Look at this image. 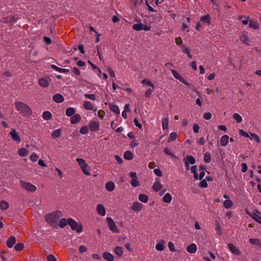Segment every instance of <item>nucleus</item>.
<instances>
[{
  "label": "nucleus",
  "instance_id": "f257e3e1",
  "mask_svg": "<svg viewBox=\"0 0 261 261\" xmlns=\"http://www.w3.org/2000/svg\"><path fill=\"white\" fill-rule=\"evenodd\" d=\"M63 216L62 212L57 211L45 215L46 222L52 227L57 228V223L60 218Z\"/></svg>",
  "mask_w": 261,
  "mask_h": 261
},
{
  "label": "nucleus",
  "instance_id": "f03ea898",
  "mask_svg": "<svg viewBox=\"0 0 261 261\" xmlns=\"http://www.w3.org/2000/svg\"><path fill=\"white\" fill-rule=\"evenodd\" d=\"M15 106L16 109L23 116L29 117L32 113V111L31 108L28 105L24 103H23L20 101H16L15 102Z\"/></svg>",
  "mask_w": 261,
  "mask_h": 261
},
{
  "label": "nucleus",
  "instance_id": "7ed1b4c3",
  "mask_svg": "<svg viewBox=\"0 0 261 261\" xmlns=\"http://www.w3.org/2000/svg\"><path fill=\"white\" fill-rule=\"evenodd\" d=\"M76 161L78 163L83 174L85 175H90L91 168L90 166L86 163V161L81 158L76 159Z\"/></svg>",
  "mask_w": 261,
  "mask_h": 261
},
{
  "label": "nucleus",
  "instance_id": "20e7f679",
  "mask_svg": "<svg viewBox=\"0 0 261 261\" xmlns=\"http://www.w3.org/2000/svg\"><path fill=\"white\" fill-rule=\"evenodd\" d=\"M67 223L71 227V228L76 231L78 233H81L83 230V226L80 224L77 223L72 218L67 219Z\"/></svg>",
  "mask_w": 261,
  "mask_h": 261
},
{
  "label": "nucleus",
  "instance_id": "39448f33",
  "mask_svg": "<svg viewBox=\"0 0 261 261\" xmlns=\"http://www.w3.org/2000/svg\"><path fill=\"white\" fill-rule=\"evenodd\" d=\"M107 220L108 223V226L111 231L114 233H119V229L118 228L117 226L116 225L115 222L113 220L111 217H108L107 218Z\"/></svg>",
  "mask_w": 261,
  "mask_h": 261
},
{
  "label": "nucleus",
  "instance_id": "423d86ee",
  "mask_svg": "<svg viewBox=\"0 0 261 261\" xmlns=\"http://www.w3.org/2000/svg\"><path fill=\"white\" fill-rule=\"evenodd\" d=\"M133 29L137 31L144 30L146 31H149L150 29V27L147 26L146 24L144 23H136L134 24L133 26Z\"/></svg>",
  "mask_w": 261,
  "mask_h": 261
},
{
  "label": "nucleus",
  "instance_id": "0eeeda50",
  "mask_svg": "<svg viewBox=\"0 0 261 261\" xmlns=\"http://www.w3.org/2000/svg\"><path fill=\"white\" fill-rule=\"evenodd\" d=\"M22 187L29 192H34L37 190V187L30 182L21 181Z\"/></svg>",
  "mask_w": 261,
  "mask_h": 261
},
{
  "label": "nucleus",
  "instance_id": "6e6552de",
  "mask_svg": "<svg viewBox=\"0 0 261 261\" xmlns=\"http://www.w3.org/2000/svg\"><path fill=\"white\" fill-rule=\"evenodd\" d=\"M9 135L11 137L13 140L18 143L20 142L21 139L20 136L15 129H12L9 133Z\"/></svg>",
  "mask_w": 261,
  "mask_h": 261
},
{
  "label": "nucleus",
  "instance_id": "1a4fd4ad",
  "mask_svg": "<svg viewBox=\"0 0 261 261\" xmlns=\"http://www.w3.org/2000/svg\"><path fill=\"white\" fill-rule=\"evenodd\" d=\"M96 212L97 213L101 216H105L106 215V209L104 206L101 204H98L96 206Z\"/></svg>",
  "mask_w": 261,
  "mask_h": 261
},
{
  "label": "nucleus",
  "instance_id": "9d476101",
  "mask_svg": "<svg viewBox=\"0 0 261 261\" xmlns=\"http://www.w3.org/2000/svg\"><path fill=\"white\" fill-rule=\"evenodd\" d=\"M143 205L139 202H134L132 205V210L135 212H139L142 210Z\"/></svg>",
  "mask_w": 261,
  "mask_h": 261
},
{
  "label": "nucleus",
  "instance_id": "9b49d317",
  "mask_svg": "<svg viewBox=\"0 0 261 261\" xmlns=\"http://www.w3.org/2000/svg\"><path fill=\"white\" fill-rule=\"evenodd\" d=\"M16 21V19L13 17H8L3 18L1 20V22L3 23H8L9 26H10V23L12 25L14 23H15Z\"/></svg>",
  "mask_w": 261,
  "mask_h": 261
},
{
  "label": "nucleus",
  "instance_id": "f8f14e48",
  "mask_svg": "<svg viewBox=\"0 0 261 261\" xmlns=\"http://www.w3.org/2000/svg\"><path fill=\"white\" fill-rule=\"evenodd\" d=\"M99 123L96 121H92L89 124V128L91 131L96 132L99 129Z\"/></svg>",
  "mask_w": 261,
  "mask_h": 261
},
{
  "label": "nucleus",
  "instance_id": "ddd939ff",
  "mask_svg": "<svg viewBox=\"0 0 261 261\" xmlns=\"http://www.w3.org/2000/svg\"><path fill=\"white\" fill-rule=\"evenodd\" d=\"M162 185L161 184V180L159 178H156L155 181L153 185V189L155 192L159 191L162 188Z\"/></svg>",
  "mask_w": 261,
  "mask_h": 261
},
{
  "label": "nucleus",
  "instance_id": "4468645a",
  "mask_svg": "<svg viewBox=\"0 0 261 261\" xmlns=\"http://www.w3.org/2000/svg\"><path fill=\"white\" fill-rule=\"evenodd\" d=\"M229 250L235 255H239L241 254L239 250L232 244L229 243L228 244Z\"/></svg>",
  "mask_w": 261,
  "mask_h": 261
},
{
  "label": "nucleus",
  "instance_id": "2eb2a0df",
  "mask_svg": "<svg viewBox=\"0 0 261 261\" xmlns=\"http://www.w3.org/2000/svg\"><path fill=\"white\" fill-rule=\"evenodd\" d=\"M197 250V247L195 243H192L187 248V251L190 253H195Z\"/></svg>",
  "mask_w": 261,
  "mask_h": 261
},
{
  "label": "nucleus",
  "instance_id": "dca6fc26",
  "mask_svg": "<svg viewBox=\"0 0 261 261\" xmlns=\"http://www.w3.org/2000/svg\"><path fill=\"white\" fill-rule=\"evenodd\" d=\"M229 137L228 135L222 136L220 140V144L222 146H225L228 143Z\"/></svg>",
  "mask_w": 261,
  "mask_h": 261
},
{
  "label": "nucleus",
  "instance_id": "f3484780",
  "mask_svg": "<svg viewBox=\"0 0 261 261\" xmlns=\"http://www.w3.org/2000/svg\"><path fill=\"white\" fill-rule=\"evenodd\" d=\"M39 84L41 87L43 88L47 87L49 85L48 80L46 78L40 79L39 80Z\"/></svg>",
  "mask_w": 261,
  "mask_h": 261
},
{
  "label": "nucleus",
  "instance_id": "a211bd4d",
  "mask_svg": "<svg viewBox=\"0 0 261 261\" xmlns=\"http://www.w3.org/2000/svg\"><path fill=\"white\" fill-rule=\"evenodd\" d=\"M53 99L55 102L57 103H61L64 101V98L61 94H56L54 95Z\"/></svg>",
  "mask_w": 261,
  "mask_h": 261
},
{
  "label": "nucleus",
  "instance_id": "6ab92c4d",
  "mask_svg": "<svg viewBox=\"0 0 261 261\" xmlns=\"http://www.w3.org/2000/svg\"><path fill=\"white\" fill-rule=\"evenodd\" d=\"M81 119V116L80 114H75L73 115V116L71 118L70 122L72 124H75L77 123L80 121Z\"/></svg>",
  "mask_w": 261,
  "mask_h": 261
},
{
  "label": "nucleus",
  "instance_id": "aec40b11",
  "mask_svg": "<svg viewBox=\"0 0 261 261\" xmlns=\"http://www.w3.org/2000/svg\"><path fill=\"white\" fill-rule=\"evenodd\" d=\"M233 203L232 201H231L230 199H226L223 201V206L226 209L230 208L233 206Z\"/></svg>",
  "mask_w": 261,
  "mask_h": 261
},
{
  "label": "nucleus",
  "instance_id": "412c9836",
  "mask_svg": "<svg viewBox=\"0 0 261 261\" xmlns=\"http://www.w3.org/2000/svg\"><path fill=\"white\" fill-rule=\"evenodd\" d=\"M51 67L55 70H56L59 72H60V73H66L68 72L69 71V69L61 68L60 67H57L55 65H51Z\"/></svg>",
  "mask_w": 261,
  "mask_h": 261
},
{
  "label": "nucleus",
  "instance_id": "4be33fe9",
  "mask_svg": "<svg viewBox=\"0 0 261 261\" xmlns=\"http://www.w3.org/2000/svg\"><path fill=\"white\" fill-rule=\"evenodd\" d=\"M241 41L247 45H250V41L247 35L245 34H243L240 38Z\"/></svg>",
  "mask_w": 261,
  "mask_h": 261
},
{
  "label": "nucleus",
  "instance_id": "5701e85b",
  "mask_svg": "<svg viewBox=\"0 0 261 261\" xmlns=\"http://www.w3.org/2000/svg\"><path fill=\"white\" fill-rule=\"evenodd\" d=\"M16 242L15 237L12 236L10 237L7 241V245L8 247L11 248Z\"/></svg>",
  "mask_w": 261,
  "mask_h": 261
},
{
  "label": "nucleus",
  "instance_id": "b1692460",
  "mask_svg": "<svg viewBox=\"0 0 261 261\" xmlns=\"http://www.w3.org/2000/svg\"><path fill=\"white\" fill-rule=\"evenodd\" d=\"M29 153V151L25 148H20L18 150V154L22 157L26 156Z\"/></svg>",
  "mask_w": 261,
  "mask_h": 261
},
{
  "label": "nucleus",
  "instance_id": "393cba45",
  "mask_svg": "<svg viewBox=\"0 0 261 261\" xmlns=\"http://www.w3.org/2000/svg\"><path fill=\"white\" fill-rule=\"evenodd\" d=\"M184 162L185 163L187 162L188 164L193 165L195 163L196 161L193 156L189 155L185 158Z\"/></svg>",
  "mask_w": 261,
  "mask_h": 261
},
{
  "label": "nucleus",
  "instance_id": "a878e982",
  "mask_svg": "<svg viewBox=\"0 0 261 261\" xmlns=\"http://www.w3.org/2000/svg\"><path fill=\"white\" fill-rule=\"evenodd\" d=\"M172 199L171 194L169 193H166L163 198V201L165 203H170Z\"/></svg>",
  "mask_w": 261,
  "mask_h": 261
},
{
  "label": "nucleus",
  "instance_id": "bb28decb",
  "mask_svg": "<svg viewBox=\"0 0 261 261\" xmlns=\"http://www.w3.org/2000/svg\"><path fill=\"white\" fill-rule=\"evenodd\" d=\"M200 21L203 23L210 24L211 21V18L210 16L208 14H207L206 15L202 16L200 18Z\"/></svg>",
  "mask_w": 261,
  "mask_h": 261
},
{
  "label": "nucleus",
  "instance_id": "cd10ccee",
  "mask_svg": "<svg viewBox=\"0 0 261 261\" xmlns=\"http://www.w3.org/2000/svg\"><path fill=\"white\" fill-rule=\"evenodd\" d=\"M83 107L87 110H92L94 108L93 104L89 101H86L83 104Z\"/></svg>",
  "mask_w": 261,
  "mask_h": 261
},
{
  "label": "nucleus",
  "instance_id": "c85d7f7f",
  "mask_svg": "<svg viewBox=\"0 0 261 261\" xmlns=\"http://www.w3.org/2000/svg\"><path fill=\"white\" fill-rule=\"evenodd\" d=\"M139 200L143 203H147L148 201L149 197L147 195L144 194H140L138 197Z\"/></svg>",
  "mask_w": 261,
  "mask_h": 261
},
{
  "label": "nucleus",
  "instance_id": "c756f323",
  "mask_svg": "<svg viewBox=\"0 0 261 261\" xmlns=\"http://www.w3.org/2000/svg\"><path fill=\"white\" fill-rule=\"evenodd\" d=\"M103 257L108 261H113L114 260L113 255L108 252L103 253Z\"/></svg>",
  "mask_w": 261,
  "mask_h": 261
},
{
  "label": "nucleus",
  "instance_id": "7c9ffc66",
  "mask_svg": "<svg viewBox=\"0 0 261 261\" xmlns=\"http://www.w3.org/2000/svg\"><path fill=\"white\" fill-rule=\"evenodd\" d=\"M115 186V184L113 181H109L106 185V188L108 191L112 192L114 190Z\"/></svg>",
  "mask_w": 261,
  "mask_h": 261
},
{
  "label": "nucleus",
  "instance_id": "2f4dec72",
  "mask_svg": "<svg viewBox=\"0 0 261 261\" xmlns=\"http://www.w3.org/2000/svg\"><path fill=\"white\" fill-rule=\"evenodd\" d=\"M249 26L254 30H257L259 28V25L257 22L253 20H250L249 21Z\"/></svg>",
  "mask_w": 261,
  "mask_h": 261
},
{
  "label": "nucleus",
  "instance_id": "473e14b6",
  "mask_svg": "<svg viewBox=\"0 0 261 261\" xmlns=\"http://www.w3.org/2000/svg\"><path fill=\"white\" fill-rule=\"evenodd\" d=\"M62 134V129H57L54 130L51 134V137L54 138H59Z\"/></svg>",
  "mask_w": 261,
  "mask_h": 261
},
{
  "label": "nucleus",
  "instance_id": "72a5a7b5",
  "mask_svg": "<svg viewBox=\"0 0 261 261\" xmlns=\"http://www.w3.org/2000/svg\"><path fill=\"white\" fill-rule=\"evenodd\" d=\"M67 223V220L65 218L61 219L60 221H58V223H57V227H59L60 228H63L65 227Z\"/></svg>",
  "mask_w": 261,
  "mask_h": 261
},
{
  "label": "nucleus",
  "instance_id": "f704fd0d",
  "mask_svg": "<svg viewBox=\"0 0 261 261\" xmlns=\"http://www.w3.org/2000/svg\"><path fill=\"white\" fill-rule=\"evenodd\" d=\"M181 48H182V51L184 53L187 54L190 58H192V56L190 54V50L188 47H186L185 45H182Z\"/></svg>",
  "mask_w": 261,
  "mask_h": 261
},
{
  "label": "nucleus",
  "instance_id": "c9c22d12",
  "mask_svg": "<svg viewBox=\"0 0 261 261\" xmlns=\"http://www.w3.org/2000/svg\"><path fill=\"white\" fill-rule=\"evenodd\" d=\"M52 115L49 111H45L42 114V118L45 120H49L51 118Z\"/></svg>",
  "mask_w": 261,
  "mask_h": 261
},
{
  "label": "nucleus",
  "instance_id": "e433bc0d",
  "mask_svg": "<svg viewBox=\"0 0 261 261\" xmlns=\"http://www.w3.org/2000/svg\"><path fill=\"white\" fill-rule=\"evenodd\" d=\"M9 203L5 201L2 200L0 203V208L2 210H6L9 208Z\"/></svg>",
  "mask_w": 261,
  "mask_h": 261
},
{
  "label": "nucleus",
  "instance_id": "4c0bfd02",
  "mask_svg": "<svg viewBox=\"0 0 261 261\" xmlns=\"http://www.w3.org/2000/svg\"><path fill=\"white\" fill-rule=\"evenodd\" d=\"M114 252L115 254H116L117 255L120 256L123 255V248L121 247L117 246L114 249Z\"/></svg>",
  "mask_w": 261,
  "mask_h": 261
},
{
  "label": "nucleus",
  "instance_id": "58836bf2",
  "mask_svg": "<svg viewBox=\"0 0 261 261\" xmlns=\"http://www.w3.org/2000/svg\"><path fill=\"white\" fill-rule=\"evenodd\" d=\"M75 112V110L73 108H68L66 110V116L70 117L74 115Z\"/></svg>",
  "mask_w": 261,
  "mask_h": 261
},
{
  "label": "nucleus",
  "instance_id": "ea45409f",
  "mask_svg": "<svg viewBox=\"0 0 261 261\" xmlns=\"http://www.w3.org/2000/svg\"><path fill=\"white\" fill-rule=\"evenodd\" d=\"M110 108L111 110L115 113L117 114H120V110L117 105L114 104H111L110 105Z\"/></svg>",
  "mask_w": 261,
  "mask_h": 261
},
{
  "label": "nucleus",
  "instance_id": "a19ab883",
  "mask_svg": "<svg viewBox=\"0 0 261 261\" xmlns=\"http://www.w3.org/2000/svg\"><path fill=\"white\" fill-rule=\"evenodd\" d=\"M124 158L127 160H131L133 158V155L130 151H126L124 153Z\"/></svg>",
  "mask_w": 261,
  "mask_h": 261
},
{
  "label": "nucleus",
  "instance_id": "79ce46f5",
  "mask_svg": "<svg viewBox=\"0 0 261 261\" xmlns=\"http://www.w3.org/2000/svg\"><path fill=\"white\" fill-rule=\"evenodd\" d=\"M142 84L146 85L151 87L152 88H154V85L153 83H152L150 81L147 80V79H144L142 81Z\"/></svg>",
  "mask_w": 261,
  "mask_h": 261
},
{
  "label": "nucleus",
  "instance_id": "37998d69",
  "mask_svg": "<svg viewBox=\"0 0 261 261\" xmlns=\"http://www.w3.org/2000/svg\"><path fill=\"white\" fill-rule=\"evenodd\" d=\"M249 242L251 244L256 245H261V242L260 240L257 239H252L251 238L249 240Z\"/></svg>",
  "mask_w": 261,
  "mask_h": 261
},
{
  "label": "nucleus",
  "instance_id": "c03bdc74",
  "mask_svg": "<svg viewBox=\"0 0 261 261\" xmlns=\"http://www.w3.org/2000/svg\"><path fill=\"white\" fill-rule=\"evenodd\" d=\"M171 72H172L173 76H174V78L179 80L180 81L181 80H182V77L176 70L172 69V70H171Z\"/></svg>",
  "mask_w": 261,
  "mask_h": 261
},
{
  "label": "nucleus",
  "instance_id": "a18cd8bd",
  "mask_svg": "<svg viewBox=\"0 0 261 261\" xmlns=\"http://www.w3.org/2000/svg\"><path fill=\"white\" fill-rule=\"evenodd\" d=\"M162 127L164 130L167 129L168 128V119L166 118L162 119Z\"/></svg>",
  "mask_w": 261,
  "mask_h": 261
},
{
  "label": "nucleus",
  "instance_id": "49530a36",
  "mask_svg": "<svg viewBox=\"0 0 261 261\" xmlns=\"http://www.w3.org/2000/svg\"><path fill=\"white\" fill-rule=\"evenodd\" d=\"M155 249L158 251H163L164 249V242L162 241L161 243H157L155 245Z\"/></svg>",
  "mask_w": 261,
  "mask_h": 261
},
{
  "label": "nucleus",
  "instance_id": "de8ad7c7",
  "mask_svg": "<svg viewBox=\"0 0 261 261\" xmlns=\"http://www.w3.org/2000/svg\"><path fill=\"white\" fill-rule=\"evenodd\" d=\"M204 161L206 163H208L211 161V156L210 153L206 152L204 154Z\"/></svg>",
  "mask_w": 261,
  "mask_h": 261
},
{
  "label": "nucleus",
  "instance_id": "09e8293b",
  "mask_svg": "<svg viewBox=\"0 0 261 261\" xmlns=\"http://www.w3.org/2000/svg\"><path fill=\"white\" fill-rule=\"evenodd\" d=\"M233 118L234 120H236V121L238 122V123H240L242 122V117H241V116L238 114V113H234L233 114Z\"/></svg>",
  "mask_w": 261,
  "mask_h": 261
},
{
  "label": "nucleus",
  "instance_id": "8fccbe9b",
  "mask_svg": "<svg viewBox=\"0 0 261 261\" xmlns=\"http://www.w3.org/2000/svg\"><path fill=\"white\" fill-rule=\"evenodd\" d=\"M130 185L133 187H137L140 185V182L138 181L137 178L133 179L130 181Z\"/></svg>",
  "mask_w": 261,
  "mask_h": 261
},
{
  "label": "nucleus",
  "instance_id": "3c124183",
  "mask_svg": "<svg viewBox=\"0 0 261 261\" xmlns=\"http://www.w3.org/2000/svg\"><path fill=\"white\" fill-rule=\"evenodd\" d=\"M249 137L251 140L254 139L258 143L260 142L259 136L256 134L250 133V137L249 136Z\"/></svg>",
  "mask_w": 261,
  "mask_h": 261
},
{
  "label": "nucleus",
  "instance_id": "603ef678",
  "mask_svg": "<svg viewBox=\"0 0 261 261\" xmlns=\"http://www.w3.org/2000/svg\"><path fill=\"white\" fill-rule=\"evenodd\" d=\"M177 138V134L174 132H172L170 134L169 138L168 140V142H171L175 140Z\"/></svg>",
  "mask_w": 261,
  "mask_h": 261
},
{
  "label": "nucleus",
  "instance_id": "864d4df0",
  "mask_svg": "<svg viewBox=\"0 0 261 261\" xmlns=\"http://www.w3.org/2000/svg\"><path fill=\"white\" fill-rule=\"evenodd\" d=\"M89 130L87 126H83L80 129V133L83 135H86L88 133Z\"/></svg>",
  "mask_w": 261,
  "mask_h": 261
},
{
  "label": "nucleus",
  "instance_id": "5fc2aeb1",
  "mask_svg": "<svg viewBox=\"0 0 261 261\" xmlns=\"http://www.w3.org/2000/svg\"><path fill=\"white\" fill-rule=\"evenodd\" d=\"M38 158V155L36 153H33L30 157L31 161L34 162L37 161Z\"/></svg>",
  "mask_w": 261,
  "mask_h": 261
},
{
  "label": "nucleus",
  "instance_id": "6e6d98bb",
  "mask_svg": "<svg viewBox=\"0 0 261 261\" xmlns=\"http://www.w3.org/2000/svg\"><path fill=\"white\" fill-rule=\"evenodd\" d=\"M252 217L254 220L261 224V217L259 216L257 214L255 213H253Z\"/></svg>",
  "mask_w": 261,
  "mask_h": 261
},
{
  "label": "nucleus",
  "instance_id": "4d7b16f0",
  "mask_svg": "<svg viewBox=\"0 0 261 261\" xmlns=\"http://www.w3.org/2000/svg\"><path fill=\"white\" fill-rule=\"evenodd\" d=\"M24 248V245L22 243H18L15 246V249L16 251H20Z\"/></svg>",
  "mask_w": 261,
  "mask_h": 261
},
{
  "label": "nucleus",
  "instance_id": "13d9d810",
  "mask_svg": "<svg viewBox=\"0 0 261 261\" xmlns=\"http://www.w3.org/2000/svg\"><path fill=\"white\" fill-rule=\"evenodd\" d=\"M243 17H244L245 18V19L242 20V23L243 24L246 25L248 23V22L249 23V16H240L239 17V18L240 19H241Z\"/></svg>",
  "mask_w": 261,
  "mask_h": 261
},
{
  "label": "nucleus",
  "instance_id": "bf43d9fd",
  "mask_svg": "<svg viewBox=\"0 0 261 261\" xmlns=\"http://www.w3.org/2000/svg\"><path fill=\"white\" fill-rule=\"evenodd\" d=\"M164 152L167 155H169L172 157H175L173 153L171 151V150L168 148H165L164 149Z\"/></svg>",
  "mask_w": 261,
  "mask_h": 261
},
{
  "label": "nucleus",
  "instance_id": "052dcab7",
  "mask_svg": "<svg viewBox=\"0 0 261 261\" xmlns=\"http://www.w3.org/2000/svg\"><path fill=\"white\" fill-rule=\"evenodd\" d=\"M84 96L90 100H95L96 99V97L95 95L94 94H85L84 95Z\"/></svg>",
  "mask_w": 261,
  "mask_h": 261
},
{
  "label": "nucleus",
  "instance_id": "680f3d73",
  "mask_svg": "<svg viewBox=\"0 0 261 261\" xmlns=\"http://www.w3.org/2000/svg\"><path fill=\"white\" fill-rule=\"evenodd\" d=\"M153 172L154 173L159 177H161L163 175L162 172L160 169H155Z\"/></svg>",
  "mask_w": 261,
  "mask_h": 261
},
{
  "label": "nucleus",
  "instance_id": "e2e57ef3",
  "mask_svg": "<svg viewBox=\"0 0 261 261\" xmlns=\"http://www.w3.org/2000/svg\"><path fill=\"white\" fill-rule=\"evenodd\" d=\"M87 247L84 246V245H81L80 247H79V252L81 253H85L87 251Z\"/></svg>",
  "mask_w": 261,
  "mask_h": 261
},
{
  "label": "nucleus",
  "instance_id": "0e129e2a",
  "mask_svg": "<svg viewBox=\"0 0 261 261\" xmlns=\"http://www.w3.org/2000/svg\"><path fill=\"white\" fill-rule=\"evenodd\" d=\"M199 186L202 188H206L207 187L206 181L205 179L201 180L199 183Z\"/></svg>",
  "mask_w": 261,
  "mask_h": 261
},
{
  "label": "nucleus",
  "instance_id": "69168bd1",
  "mask_svg": "<svg viewBox=\"0 0 261 261\" xmlns=\"http://www.w3.org/2000/svg\"><path fill=\"white\" fill-rule=\"evenodd\" d=\"M175 43L177 45H180L181 46L182 44V40L181 37H178L175 39Z\"/></svg>",
  "mask_w": 261,
  "mask_h": 261
},
{
  "label": "nucleus",
  "instance_id": "338daca9",
  "mask_svg": "<svg viewBox=\"0 0 261 261\" xmlns=\"http://www.w3.org/2000/svg\"><path fill=\"white\" fill-rule=\"evenodd\" d=\"M105 112L102 110H99L97 112V115L101 119H103L105 116Z\"/></svg>",
  "mask_w": 261,
  "mask_h": 261
},
{
  "label": "nucleus",
  "instance_id": "774afa93",
  "mask_svg": "<svg viewBox=\"0 0 261 261\" xmlns=\"http://www.w3.org/2000/svg\"><path fill=\"white\" fill-rule=\"evenodd\" d=\"M197 142L198 144L202 145L205 144V139L203 137H201L197 140Z\"/></svg>",
  "mask_w": 261,
  "mask_h": 261
}]
</instances>
